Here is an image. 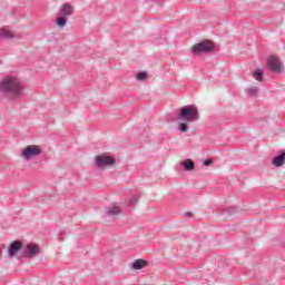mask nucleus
I'll return each mask as SVG.
<instances>
[{"mask_svg": "<svg viewBox=\"0 0 285 285\" xmlns=\"http://www.w3.org/2000/svg\"><path fill=\"white\" fill-rule=\"evenodd\" d=\"M0 92L6 97H20L23 88H21L18 79L7 77L0 83Z\"/></svg>", "mask_w": 285, "mask_h": 285, "instance_id": "nucleus-1", "label": "nucleus"}, {"mask_svg": "<svg viewBox=\"0 0 285 285\" xmlns=\"http://www.w3.org/2000/svg\"><path fill=\"white\" fill-rule=\"evenodd\" d=\"M177 117L184 124H190V121H197L199 119V112L196 107H183Z\"/></svg>", "mask_w": 285, "mask_h": 285, "instance_id": "nucleus-2", "label": "nucleus"}, {"mask_svg": "<svg viewBox=\"0 0 285 285\" xmlns=\"http://www.w3.org/2000/svg\"><path fill=\"white\" fill-rule=\"evenodd\" d=\"M213 48H215L213 42L206 40L200 43L194 45L191 50L194 55H204V52H213Z\"/></svg>", "mask_w": 285, "mask_h": 285, "instance_id": "nucleus-3", "label": "nucleus"}, {"mask_svg": "<svg viewBox=\"0 0 285 285\" xmlns=\"http://www.w3.org/2000/svg\"><path fill=\"white\" fill-rule=\"evenodd\" d=\"M21 155L23 159L28 161L32 159V157H38V155H41V147L37 145H29L24 147V149L21 151Z\"/></svg>", "mask_w": 285, "mask_h": 285, "instance_id": "nucleus-4", "label": "nucleus"}, {"mask_svg": "<svg viewBox=\"0 0 285 285\" xmlns=\"http://www.w3.org/2000/svg\"><path fill=\"white\" fill-rule=\"evenodd\" d=\"M98 168H108V166H115V158L109 155H98L95 159Z\"/></svg>", "mask_w": 285, "mask_h": 285, "instance_id": "nucleus-5", "label": "nucleus"}, {"mask_svg": "<svg viewBox=\"0 0 285 285\" xmlns=\"http://www.w3.org/2000/svg\"><path fill=\"white\" fill-rule=\"evenodd\" d=\"M267 67L269 68V70H272V72H282V70H284L282 61H279L278 58L275 56L268 58Z\"/></svg>", "mask_w": 285, "mask_h": 285, "instance_id": "nucleus-6", "label": "nucleus"}, {"mask_svg": "<svg viewBox=\"0 0 285 285\" xmlns=\"http://www.w3.org/2000/svg\"><path fill=\"white\" fill-rule=\"evenodd\" d=\"M41 253V248L37 244H28L24 246V255L27 257H35V255H39Z\"/></svg>", "mask_w": 285, "mask_h": 285, "instance_id": "nucleus-7", "label": "nucleus"}, {"mask_svg": "<svg viewBox=\"0 0 285 285\" xmlns=\"http://www.w3.org/2000/svg\"><path fill=\"white\" fill-rule=\"evenodd\" d=\"M21 242L16 240L13 243H11L10 247H9V256L10 257H14V255H17V253H19V250H21Z\"/></svg>", "mask_w": 285, "mask_h": 285, "instance_id": "nucleus-8", "label": "nucleus"}, {"mask_svg": "<svg viewBox=\"0 0 285 285\" xmlns=\"http://www.w3.org/2000/svg\"><path fill=\"white\" fill-rule=\"evenodd\" d=\"M61 14H65V17H70L72 12H75V7L70 3H65L62 8L60 9Z\"/></svg>", "mask_w": 285, "mask_h": 285, "instance_id": "nucleus-9", "label": "nucleus"}, {"mask_svg": "<svg viewBox=\"0 0 285 285\" xmlns=\"http://www.w3.org/2000/svg\"><path fill=\"white\" fill-rule=\"evenodd\" d=\"M146 266H148V262L144 259H136L132 263L131 268H134V271H141V268H146Z\"/></svg>", "mask_w": 285, "mask_h": 285, "instance_id": "nucleus-10", "label": "nucleus"}, {"mask_svg": "<svg viewBox=\"0 0 285 285\" xmlns=\"http://www.w3.org/2000/svg\"><path fill=\"white\" fill-rule=\"evenodd\" d=\"M284 161H285V154H282L273 158L272 164L273 166H276L277 168H279V166H284Z\"/></svg>", "mask_w": 285, "mask_h": 285, "instance_id": "nucleus-11", "label": "nucleus"}, {"mask_svg": "<svg viewBox=\"0 0 285 285\" xmlns=\"http://www.w3.org/2000/svg\"><path fill=\"white\" fill-rule=\"evenodd\" d=\"M181 166L185 168V170H194L195 169V163L190 159H186L181 163Z\"/></svg>", "mask_w": 285, "mask_h": 285, "instance_id": "nucleus-12", "label": "nucleus"}, {"mask_svg": "<svg viewBox=\"0 0 285 285\" xmlns=\"http://www.w3.org/2000/svg\"><path fill=\"white\" fill-rule=\"evenodd\" d=\"M108 215H119V213H121V209L117 206L110 207L107 210Z\"/></svg>", "mask_w": 285, "mask_h": 285, "instance_id": "nucleus-13", "label": "nucleus"}, {"mask_svg": "<svg viewBox=\"0 0 285 285\" xmlns=\"http://www.w3.org/2000/svg\"><path fill=\"white\" fill-rule=\"evenodd\" d=\"M66 23H68V19H66V17H59L57 19V26L59 28H63V26H66Z\"/></svg>", "mask_w": 285, "mask_h": 285, "instance_id": "nucleus-14", "label": "nucleus"}, {"mask_svg": "<svg viewBox=\"0 0 285 285\" xmlns=\"http://www.w3.org/2000/svg\"><path fill=\"white\" fill-rule=\"evenodd\" d=\"M2 37H4V39H14V32H12L10 30H3Z\"/></svg>", "mask_w": 285, "mask_h": 285, "instance_id": "nucleus-15", "label": "nucleus"}, {"mask_svg": "<svg viewBox=\"0 0 285 285\" xmlns=\"http://www.w3.org/2000/svg\"><path fill=\"white\" fill-rule=\"evenodd\" d=\"M254 77H255L256 81H262V77H264V73L262 72L261 69H256L254 71Z\"/></svg>", "mask_w": 285, "mask_h": 285, "instance_id": "nucleus-16", "label": "nucleus"}, {"mask_svg": "<svg viewBox=\"0 0 285 285\" xmlns=\"http://www.w3.org/2000/svg\"><path fill=\"white\" fill-rule=\"evenodd\" d=\"M137 79H139L140 81H144V79H147L148 73L147 72H140L137 76Z\"/></svg>", "mask_w": 285, "mask_h": 285, "instance_id": "nucleus-17", "label": "nucleus"}, {"mask_svg": "<svg viewBox=\"0 0 285 285\" xmlns=\"http://www.w3.org/2000/svg\"><path fill=\"white\" fill-rule=\"evenodd\" d=\"M179 130H180L181 132H188V126H186V122H181V124L179 125Z\"/></svg>", "mask_w": 285, "mask_h": 285, "instance_id": "nucleus-18", "label": "nucleus"}, {"mask_svg": "<svg viewBox=\"0 0 285 285\" xmlns=\"http://www.w3.org/2000/svg\"><path fill=\"white\" fill-rule=\"evenodd\" d=\"M213 164V159L204 160V166H210Z\"/></svg>", "mask_w": 285, "mask_h": 285, "instance_id": "nucleus-19", "label": "nucleus"}]
</instances>
